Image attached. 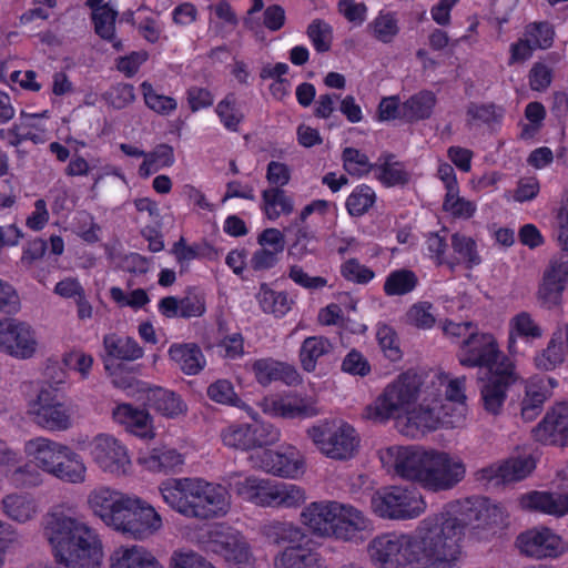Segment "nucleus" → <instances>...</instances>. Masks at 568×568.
I'll return each instance as SVG.
<instances>
[{"instance_id": "6e6552de", "label": "nucleus", "mask_w": 568, "mask_h": 568, "mask_svg": "<svg viewBox=\"0 0 568 568\" xmlns=\"http://www.w3.org/2000/svg\"><path fill=\"white\" fill-rule=\"evenodd\" d=\"M162 528L163 519L156 509L132 495L113 529L126 538L144 541L158 535Z\"/></svg>"}, {"instance_id": "4be33fe9", "label": "nucleus", "mask_w": 568, "mask_h": 568, "mask_svg": "<svg viewBox=\"0 0 568 568\" xmlns=\"http://www.w3.org/2000/svg\"><path fill=\"white\" fill-rule=\"evenodd\" d=\"M517 542L521 552L537 559L557 557L567 548L561 538L548 528L530 529L519 535Z\"/></svg>"}, {"instance_id": "bb28decb", "label": "nucleus", "mask_w": 568, "mask_h": 568, "mask_svg": "<svg viewBox=\"0 0 568 568\" xmlns=\"http://www.w3.org/2000/svg\"><path fill=\"white\" fill-rule=\"evenodd\" d=\"M548 397L542 378H532L524 386V395L518 400H513L510 407L515 413H519L525 422L534 420L542 410L544 403Z\"/></svg>"}, {"instance_id": "e2e57ef3", "label": "nucleus", "mask_w": 568, "mask_h": 568, "mask_svg": "<svg viewBox=\"0 0 568 568\" xmlns=\"http://www.w3.org/2000/svg\"><path fill=\"white\" fill-rule=\"evenodd\" d=\"M375 192L366 184L358 185L348 195L346 209L352 216H362L375 203Z\"/></svg>"}, {"instance_id": "39448f33", "label": "nucleus", "mask_w": 568, "mask_h": 568, "mask_svg": "<svg viewBox=\"0 0 568 568\" xmlns=\"http://www.w3.org/2000/svg\"><path fill=\"white\" fill-rule=\"evenodd\" d=\"M422 376L414 371L399 374L376 399L366 406L364 417L376 423L406 417L420 397Z\"/></svg>"}, {"instance_id": "9d476101", "label": "nucleus", "mask_w": 568, "mask_h": 568, "mask_svg": "<svg viewBox=\"0 0 568 568\" xmlns=\"http://www.w3.org/2000/svg\"><path fill=\"white\" fill-rule=\"evenodd\" d=\"M425 396L417 406H413L406 415L407 427L417 430H435L439 427L454 428L462 423V413L450 414L448 405L434 392H423Z\"/></svg>"}, {"instance_id": "e433bc0d", "label": "nucleus", "mask_w": 568, "mask_h": 568, "mask_svg": "<svg viewBox=\"0 0 568 568\" xmlns=\"http://www.w3.org/2000/svg\"><path fill=\"white\" fill-rule=\"evenodd\" d=\"M49 475L64 483L82 484L85 481L87 467L82 457L68 446Z\"/></svg>"}, {"instance_id": "c9c22d12", "label": "nucleus", "mask_w": 568, "mask_h": 568, "mask_svg": "<svg viewBox=\"0 0 568 568\" xmlns=\"http://www.w3.org/2000/svg\"><path fill=\"white\" fill-rule=\"evenodd\" d=\"M169 356L186 375H196L205 366V357L194 343H174L169 348Z\"/></svg>"}, {"instance_id": "cd10ccee", "label": "nucleus", "mask_w": 568, "mask_h": 568, "mask_svg": "<svg viewBox=\"0 0 568 568\" xmlns=\"http://www.w3.org/2000/svg\"><path fill=\"white\" fill-rule=\"evenodd\" d=\"M246 367H250L256 382L262 386H267L274 381H283L287 385L300 381V374L295 367L273 358L255 359L246 364Z\"/></svg>"}, {"instance_id": "864d4df0", "label": "nucleus", "mask_w": 568, "mask_h": 568, "mask_svg": "<svg viewBox=\"0 0 568 568\" xmlns=\"http://www.w3.org/2000/svg\"><path fill=\"white\" fill-rule=\"evenodd\" d=\"M450 245L457 257H449V260L466 263L467 267L471 268L480 263V256L477 252L476 242L462 233H454L450 239Z\"/></svg>"}, {"instance_id": "5701e85b", "label": "nucleus", "mask_w": 568, "mask_h": 568, "mask_svg": "<svg viewBox=\"0 0 568 568\" xmlns=\"http://www.w3.org/2000/svg\"><path fill=\"white\" fill-rule=\"evenodd\" d=\"M534 438L547 445L568 444V402L555 405L532 429Z\"/></svg>"}, {"instance_id": "8fccbe9b", "label": "nucleus", "mask_w": 568, "mask_h": 568, "mask_svg": "<svg viewBox=\"0 0 568 568\" xmlns=\"http://www.w3.org/2000/svg\"><path fill=\"white\" fill-rule=\"evenodd\" d=\"M215 113L223 126L231 132H237L240 124L245 119V114L239 105L235 93H227L225 98L216 104Z\"/></svg>"}, {"instance_id": "412c9836", "label": "nucleus", "mask_w": 568, "mask_h": 568, "mask_svg": "<svg viewBox=\"0 0 568 568\" xmlns=\"http://www.w3.org/2000/svg\"><path fill=\"white\" fill-rule=\"evenodd\" d=\"M131 496L102 486L89 494L88 504L95 516L106 526L114 528Z\"/></svg>"}, {"instance_id": "7ed1b4c3", "label": "nucleus", "mask_w": 568, "mask_h": 568, "mask_svg": "<svg viewBox=\"0 0 568 568\" xmlns=\"http://www.w3.org/2000/svg\"><path fill=\"white\" fill-rule=\"evenodd\" d=\"M468 521L455 511L435 514L419 521L414 535L416 562L420 568H454L463 554Z\"/></svg>"}, {"instance_id": "a878e982", "label": "nucleus", "mask_w": 568, "mask_h": 568, "mask_svg": "<svg viewBox=\"0 0 568 568\" xmlns=\"http://www.w3.org/2000/svg\"><path fill=\"white\" fill-rule=\"evenodd\" d=\"M67 447L64 444L39 436L27 440L23 450L38 469L49 474Z\"/></svg>"}, {"instance_id": "ea45409f", "label": "nucleus", "mask_w": 568, "mask_h": 568, "mask_svg": "<svg viewBox=\"0 0 568 568\" xmlns=\"http://www.w3.org/2000/svg\"><path fill=\"white\" fill-rule=\"evenodd\" d=\"M432 388L438 397L448 405L450 414L462 413V422L464 420V402L465 396V377L446 381L438 377L437 382H432Z\"/></svg>"}, {"instance_id": "a19ab883", "label": "nucleus", "mask_w": 568, "mask_h": 568, "mask_svg": "<svg viewBox=\"0 0 568 568\" xmlns=\"http://www.w3.org/2000/svg\"><path fill=\"white\" fill-rule=\"evenodd\" d=\"M376 178L386 186L403 185L409 181L405 165L392 153L381 154L375 163Z\"/></svg>"}, {"instance_id": "aec40b11", "label": "nucleus", "mask_w": 568, "mask_h": 568, "mask_svg": "<svg viewBox=\"0 0 568 568\" xmlns=\"http://www.w3.org/2000/svg\"><path fill=\"white\" fill-rule=\"evenodd\" d=\"M212 550L221 555L231 568H255L251 547L237 531L216 532Z\"/></svg>"}, {"instance_id": "c756f323", "label": "nucleus", "mask_w": 568, "mask_h": 568, "mask_svg": "<svg viewBox=\"0 0 568 568\" xmlns=\"http://www.w3.org/2000/svg\"><path fill=\"white\" fill-rule=\"evenodd\" d=\"M544 329L532 315L526 311L514 315L508 323V352L510 355L518 354L517 339L521 338L527 343H532L541 338Z\"/></svg>"}, {"instance_id": "2f4dec72", "label": "nucleus", "mask_w": 568, "mask_h": 568, "mask_svg": "<svg viewBox=\"0 0 568 568\" xmlns=\"http://www.w3.org/2000/svg\"><path fill=\"white\" fill-rule=\"evenodd\" d=\"M524 509L540 511L555 517L568 514V496L548 491H531L519 498Z\"/></svg>"}, {"instance_id": "473e14b6", "label": "nucleus", "mask_w": 568, "mask_h": 568, "mask_svg": "<svg viewBox=\"0 0 568 568\" xmlns=\"http://www.w3.org/2000/svg\"><path fill=\"white\" fill-rule=\"evenodd\" d=\"M149 405L166 418H178L187 412V405L182 397L162 387H148L145 389Z\"/></svg>"}, {"instance_id": "7c9ffc66", "label": "nucleus", "mask_w": 568, "mask_h": 568, "mask_svg": "<svg viewBox=\"0 0 568 568\" xmlns=\"http://www.w3.org/2000/svg\"><path fill=\"white\" fill-rule=\"evenodd\" d=\"M160 565L149 549L139 545L120 546L109 558L110 568H158Z\"/></svg>"}, {"instance_id": "13d9d810", "label": "nucleus", "mask_w": 568, "mask_h": 568, "mask_svg": "<svg viewBox=\"0 0 568 568\" xmlns=\"http://www.w3.org/2000/svg\"><path fill=\"white\" fill-rule=\"evenodd\" d=\"M417 277L409 270H398L392 272L384 284V292L388 296L404 295L412 292L417 285Z\"/></svg>"}, {"instance_id": "0eeeda50", "label": "nucleus", "mask_w": 568, "mask_h": 568, "mask_svg": "<svg viewBox=\"0 0 568 568\" xmlns=\"http://www.w3.org/2000/svg\"><path fill=\"white\" fill-rule=\"evenodd\" d=\"M374 513L386 519H413L426 509V503L415 488L392 486L377 490L371 500Z\"/></svg>"}, {"instance_id": "4468645a", "label": "nucleus", "mask_w": 568, "mask_h": 568, "mask_svg": "<svg viewBox=\"0 0 568 568\" xmlns=\"http://www.w3.org/2000/svg\"><path fill=\"white\" fill-rule=\"evenodd\" d=\"M519 378L514 362L505 358L497 368L489 373V377L480 388L484 409L498 415L503 410L508 388Z\"/></svg>"}, {"instance_id": "09e8293b", "label": "nucleus", "mask_w": 568, "mask_h": 568, "mask_svg": "<svg viewBox=\"0 0 568 568\" xmlns=\"http://www.w3.org/2000/svg\"><path fill=\"white\" fill-rule=\"evenodd\" d=\"M367 33L376 41L392 43L399 33V24L396 13L381 11L366 27Z\"/></svg>"}, {"instance_id": "4c0bfd02", "label": "nucleus", "mask_w": 568, "mask_h": 568, "mask_svg": "<svg viewBox=\"0 0 568 568\" xmlns=\"http://www.w3.org/2000/svg\"><path fill=\"white\" fill-rule=\"evenodd\" d=\"M39 118V114L22 112L19 120L7 131L8 143L16 148L24 141H31L34 144L43 143L44 130L38 125Z\"/></svg>"}, {"instance_id": "f8f14e48", "label": "nucleus", "mask_w": 568, "mask_h": 568, "mask_svg": "<svg viewBox=\"0 0 568 568\" xmlns=\"http://www.w3.org/2000/svg\"><path fill=\"white\" fill-rule=\"evenodd\" d=\"M221 437L229 447L250 450L276 444L281 432L271 423L255 420L252 424L231 425L223 429Z\"/></svg>"}, {"instance_id": "49530a36", "label": "nucleus", "mask_w": 568, "mask_h": 568, "mask_svg": "<svg viewBox=\"0 0 568 568\" xmlns=\"http://www.w3.org/2000/svg\"><path fill=\"white\" fill-rule=\"evenodd\" d=\"M262 535L273 545L301 544L302 529L290 521L273 520L262 526Z\"/></svg>"}, {"instance_id": "ddd939ff", "label": "nucleus", "mask_w": 568, "mask_h": 568, "mask_svg": "<svg viewBox=\"0 0 568 568\" xmlns=\"http://www.w3.org/2000/svg\"><path fill=\"white\" fill-rule=\"evenodd\" d=\"M505 358L496 338L487 333H473L462 342L458 353L459 363L465 367H486L489 373Z\"/></svg>"}, {"instance_id": "6ab92c4d", "label": "nucleus", "mask_w": 568, "mask_h": 568, "mask_svg": "<svg viewBox=\"0 0 568 568\" xmlns=\"http://www.w3.org/2000/svg\"><path fill=\"white\" fill-rule=\"evenodd\" d=\"M258 405L265 414L286 419L308 418L318 414L315 399L297 394L266 397Z\"/></svg>"}, {"instance_id": "f257e3e1", "label": "nucleus", "mask_w": 568, "mask_h": 568, "mask_svg": "<svg viewBox=\"0 0 568 568\" xmlns=\"http://www.w3.org/2000/svg\"><path fill=\"white\" fill-rule=\"evenodd\" d=\"M382 464L407 480L432 493L447 491L466 476L462 458L438 449L416 446H390L378 452Z\"/></svg>"}, {"instance_id": "774afa93", "label": "nucleus", "mask_w": 568, "mask_h": 568, "mask_svg": "<svg viewBox=\"0 0 568 568\" xmlns=\"http://www.w3.org/2000/svg\"><path fill=\"white\" fill-rule=\"evenodd\" d=\"M170 568H215L202 555L191 549L174 550L169 560Z\"/></svg>"}, {"instance_id": "b1692460", "label": "nucleus", "mask_w": 568, "mask_h": 568, "mask_svg": "<svg viewBox=\"0 0 568 568\" xmlns=\"http://www.w3.org/2000/svg\"><path fill=\"white\" fill-rule=\"evenodd\" d=\"M338 501L321 500L308 504L301 513V521L321 537H332Z\"/></svg>"}, {"instance_id": "4d7b16f0", "label": "nucleus", "mask_w": 568, "mask_h": 568, "mask_svg": "<svg viewBox=\"0 0 568 568\" xmlns=\"http://www.w3.org/2000/svg\"><path fill=\"white\" fill-rule=\"evenodd\" d=\"M141 91L146 106L158 114L169 115L178 108L175 99L158 93L148 81L141 83Z\"/></svg>"}, {"instance_id": "bf43d9fd", "label": "nucleus", "mask_w": 568, "mask_h": 568, "mask_svg": "<svg viewBox=\"0 0 568 568\" xmlns=\"http://www.w3.org/2000/svg\"><path fill=\"white\" fill-rule=\"evenodd\" d=\"M535 460L530 456L511 458L498 468V476L504 481H517L527 477L535 468Z\"/></svg>"}, {"instance_id": "0e129e2a", "label": "nucleus", "mask_w": 568, "mask_h": 568, "mask_svg": "<svg viewBox=\"0 0 568 568\" xmlns=\"http://www.w3.org/2000/svg\"><path fill=\"white\" fill-rule=\"evenodd\" d=\"M343 168L355 176H363L375 170V163H371L368 156L354 148H345L342 154Z\"/></svg>"}, {"instance_id": "1a4fd4ad", "label": "nucleus", "mask_w": 568, "mask_h": 568, "mask_svg": "<svg viewBox=\"0 0 568 568\" xmlns=\"http://www.w3.org/2000/svg\"><path fill=\"white\" fill-rule=\"evenodd\" d=\"M29 414L43 429L64 432L73 426L75 409L71 403L60 400L52 390L41 389L29 403Z\"/></svg>"}, {"instance_id": "72a5a7b5", "label": "nucleus", "mask_w": 568, "mask_h": 568, "mask_svg": "<svg viewBox=\"0 0 568 568\" xmlns=\"http://www.w3.org/2000/svg\"><path fill=\"white\" fill-rule=\"evenodd\" d=\"M268 479L232 473L226 477L229 488L244 500L263 507Z\"/></svg>"}, {"instance_id": "f3484780", "label": "nucleus", "mask_w": 568, "mask_h": 568, "mask_svg": "<svg viewBox=\"0 0 568 568\" xmlns=\"http://www.w3.org/2000/svg\"><path fill=\"white\" fill-rule=\"evenodd\" d=\"M37 341L31 327L12 318L0 321V352L18 358H29L36 352Z\"/></svg>"}, {"instance_id": "603ef678", "label": "nucleus", "mask_w": 568, "mask_h": 568, "mask_svg": "<svg viewBox=\"0 0 568 568\" xmlns=\"http://www.w3.org/2000/svg\"><path fill=\"white\" fill-rule=\"evenodd\" d=\"M146 467L153 471H174L184 463L183 456L172 448H155L144 459Z\"/></svg>"}, {"instance_id": "338daca9", "label": "nucleus", "mask_w": 568, "mask_h": 568, "mask_svg": "<svg viewBox=\"0 0 568 568\" xmlns=\"http://www.w3.org/2000/svg\"><path fill=\"white\" fill-rule=\"evenodd\" d=\"M406 320L408 324L417 328H432L436 322L434 307L428 302H418L412 305L410 308L407 311Z\"/></svg>"}, {"instance_id": "680f3d73", "label": "nucleus", "mask_w": 568, "mask_h": 568, "mask_svg": "<svg viewBox=\"0 0 568 568\" xmlns=\"http://www.w3.org/2000/svg\"><path fill=\"white\" fill-rule=\"evenodd\" d=\"M467 123L469 125H490L503 116V109L493 103H469L466 110Z\"/></svg>"}, {"instance_id": "052dcab7", "label": "nucleus", "mask_w": 568, "mask_h": 568, "mask_svg": "<svg viewBox=\"0 0 568 568\" xmlns=\"http://www.w3.org/2000/svg\"><path fill=\"white\" fill-rule=\"evenodd\" d=\"M565 290L566 286L541 275V280L536 292L537 302L540 307L552 310L561 304Z\"/></svg>"}, {"instance_id": "2eb2a0df", "label": "nucleus", "mask_w": 568, "mask_h": 568, "mask_svg": "<svg viewBox=\"0 0 568 568\" xmlns=\"http://www.w3.org/2000/svg\"><path fill=\"white\" fill-rule=\"evenodd\" d=\"M253 466L283 478H297L304 473V456L293 446H286L283 450H264L256 457H252Z\"/></svg>"}, {"instance_id": "de8ad7c7", "label": "nucleus", "mask_w": 568, "mask_h": 568, "mask_svg": "<svg viewBox=\"0 0 568 568\" xmlns=\"http://www.w3.org/2000/svg\"><path fill=\"white\" fill-rule=\"evenodd\" d=\"M118 11L110 3H105L103 8L95 9L92 13L95 33L113 44L116 50L122 49V42L115 34V21Z\"/></svg>"}, {"instance_id": "f704fd0d", "label": "nucleus", "mask_w": 568, "mask_h": 568, "mask_svg": "<svg viewBox=\"0 0 568 568\" xmlns=\"http://www.w3.org/2000/svg\"><path fill=\"white\" fill-rule=\"evenodd\" d=\"M275 568H328L325 558L317 551L290 547L274 558Z\"/></svg>"}, {"instance_id": "c85d7f7f", "label": "nucleus", "mask_w": 568, "mask_h": 568, "mask_svg": "<svg viewBox=\"0 0 568 568\" xmlns=\"http://www.w3.org/2000/svg\"><path fill=\"white\" fill-rule=\"evenodd\" d=\"M305 500L306 493L301 486L268 479L263 507L295 509Z\"/></svg>"}, {"instance_id": "423d86ee", "label": "nucleus", "mask_w": 568, "mask_h": 568, "mask_svg": "<svg viewBox=\"0 0 568 568\" xmlns=\"http://www.w3.org/2000/svg\"><path fill=\"white\" fill-rule=\"evenodd\" d=\"M317 450L334 460H348L359 448L356 429L344 420H323L306 430Z\"/></svg>"}, {"instance_id": "9b49d317", "label": "nucleus", "mask_w": 568, "mask_h": 568, "mask_svg": "<svg viewBox=\"0 0 568 568\" xmlns=\"http://www.w3.org/2000/svg\"><path fill=\"white\" fill-rule=\"evenodd\" d=\"M368 552L382 568H400L416 561L414 536L383 534L371 541Z\"/></svg>"}, {"instance_id": "58836bf2", "label": "nucleus", "mask_w": 568, "mask_h": 568, "mask_svg": "<svg viewBox=\"0 0 568 568\" xmlns=\"http://www.w3.org/2000/svg\"><path fill=\"white\" fill-rule=\"evenodd\" d=\"M2 511L13 521L26 524L39 513L36 499L29 494H9L1 501Z\"/></svg>"}, {"instance_id": "f03ea898", "label": "nucleus", "mask_w": 568, "mask_h": 568, "mask_svg": "<svg viewBox=\"0 0 568 568\" xmlns=\"http://www.w3.org/2000/svg\"><path fill=\"white\" fill-rule=\"evenodd\" d=\"M43 536L63 568H100L103 544L98 531L79 517L53 511L43 519Z\"/></svg>"}, {"instance_id": "dca6fc26", "label": "nucleus", "mask_w": 568, "mask_h": 568, "mask_svg": "<svg viewBox=\"0 0 568 568\" xmlns=\"http://www.w3.org/2000/svg\"><path fill=\"white\" fill-rule=\"evenodd\" d=\"M90 453L95 464L112 475L126 474L131 464L126 448L108 434H99L91 440Z\"/></svg>"}, {"instance_id": "79ce46f5", "label": "nucleus", "mask_w": 568, "mask_h": 568, "mask_svg": "<svg viewBox=\"0 0 568 568\" xmlns=\"http://www.w3.org/2000/svg\"><path fill=\"white\" fill-rule=\"evenodd\" d=\"M261 209L268 220L275 221L281 215H290L294 211V201L285 190L268 187L262 192Z\"/></svg>"}, {"instance_id": "393cba45", "label": "nucleus", "mask_w": 568, "mask_h": 568, "mask_svg": "<svg viewBox=\"0 0 568 568\" xmlns=\"http://www.w3.org/2000/svg\"><path fill=\"white\" fill-rule=\"evenodd\" d=\"M115 423L122 425L129 433L145 439L155 436L153 419L144 408H139L129 403L118 404L112 409Z\"/></svg>"}, {"instance_id": "c03bdc74", "label": "nucleus", "mask_w": 568, "mask_h": 568, "mask_svg": "<svg viewBox=\"0 0 568 568\" xmlns=\"http://www.w3.org/2000/svg\"><path fill=\"white\" fill-rule=\"evenodd\" d=\"M436 104V97L432 91H420L407 99L400 106V118L408 122L428 119Z\"/></svg>"}, {"instance_id": "6e6d98bb", "label": "nucleus", "mask_w": 568, "mask_h": 568, "mask_svg": "<svg viewBox=\"0 0 568 568\" xmlns=\"http://www.w3.org/2000/svg\"><path fill=\"white\" fill-rule=\"evenodd\" d=\"M257 298L265 313L283 316L291 310V301L286 293L275 292L265 285L261 286Z\"/></svg>"}, {"instance_id": "a211bd4d", "label": "nucleus", "mask_w": 568, "mask_h": 568, "mask_svg": "<svg viewBox=\"0 0 568 568\" xmlns=\"http://www.w3.org/2000/svg\"><path fill=\"white\" fill-rule=\"evenodd\" d=\"M371 530V520L363 511L352 505L339 503L332 530L333 538L358 544L365 540Z\"/></svg>"}, {"instance_id": "20e7f679", "label": "nucleus", "mask_w": 568, "mask_h": 568, "mask_svg": "<svg viewBox=\"0 0 568 568\" xmlns=\"http://www.w3.org/2000/svg\"><path fill=\"white\" fill-rule=\"evenodd\" d=\"M159 490L163 501L186 518L212 519L230 509L226 488L202 478H171Z\"/></svg>"}, {"instance_id": "37998d69", "label": "nucleus", "mask_w": 568, "mask_h": 568, "mask_svg": "<svg viewBox=\"0 0 568 568\" xmlns=\"http://www.w3.org/2000/svg\"><path fill=\"white\" fill-rule=\"evenodd\" d=\"M104 351L108 356L121 361H136L143 356V348L129 336L108 334L103 338Z\"/></svg>"}, {"instance_id": "3c124183", "label": "nucleus", "mask_w": 568, "mask_h": 568, "mask_svg": "<svg viewBox=\"0 0 568 568\" xmlns=\"http://www.w3.org/2000/svg\"><path fill=\"white\" fill-rule=\"evenodd\" d=\"M286 232H294V241L288 247V255L295 260H303L307 254L314 252L312 243L315 241L314 233L306 225H300L297 222H292L286 229Z\"/></svg>"}, {"instance_id": "a18cd8bd", "label": "nucleus", "mask_w": 568, "mask_h": 568, "mask_svg": "<svg viewBox=\"0 0 568 568\" xmlns=\"http://www.w3.org/2000/svg\"><path fill=\"white\" fill-rule=\"evenodd\" d=\"M333 351V345L324 336L306 337L300 348V361L302 367L311 373L316 369L317 362Z\"/></svg>"}, {"instance_id": "5fc2aeb1", "label": "nucleus", "mask_w": 568, "mask_h": 568, "mask_svg": "<svg viewBox=\"0 0 568 568\" xmlns=\"http://www.w3.org/2000/svg\"><path fill=\"white\" fill-rule=\"evenodd\" d=\"M560 336L557 338L554 335L547 344V347L537 352L534 357V365L539 371H554L564 363L565 353L559 342Z\"/></svg>"}, {"instance_id": "69168bd1", "label": "nucleus", "mask_w": 568, "mask_h": 568, "mask_svg": "<svg viewBox=\"0 0 568 568\" xmlns=\"http://www.w3.org/2000/svg\"><path fill=\"white\" fill-rule=\"evenodd\" d=\"M307 36L317 52L323 53L331 49L333 30L327 22L321 19L313 20L307 27Z\"/></svg>"}]
</instances>
